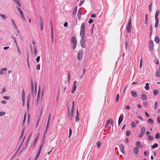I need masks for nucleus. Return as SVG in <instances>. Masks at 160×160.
I'll return each mask as SVG.
<instances>
[{
  "label": "nucleus",
  "mask_w": 160,
  "mask_h": 160,
  "mask_svg": "<svg viewBox=\"0 0 160 160\" xmlns=\"http://www.w3.org/2000/svg\"><path fill=\"white\" fill-rule=\"evenodd\" d=\"M141 98L142 99L145 100L147 99V96L145 94H142L141 95Z\"/></svg>",
  "instance_id": "aec40b11"
},
{
  "label": "nucleus",
  "mask_w": 160,
  "mask_h": 160,
  "mask_svg": "<svg viewBox=\"0 0 160 160\" xmlns=\"http://www.w3.org/2000/svg\"><path fill=\"white\" fill-rule=\"evenodd\" d=\"M71 43L72 45V48L75 49L77 45V40L75 37H72L71 38Z\"/></svg>",
  "instance_id": "f03ea898"
},
{
  "label": "nucleus",
  "mask_w": 160,
  "mask_h": 160,
  "mask_svg": "<svg viewBox=\"0 0 160 160\" xmlns=\"http://www.w3.org/2000/svg\"><path fill=\"white\" fill-rule=\"evenodd\" d=\"M131 94L132 96L136 97L137 96V93L134 91H132L131 92Z\"/></svg>",
  "instance_id": "6ab92c4d"
},
{
  "label": "nucleus",
  "mask_w": 160,
  "mask_h": 160,
  "mask_svg": "<svg viewBox=\"0 0 160 160\" xmlns=\"http://www.w3.org/2000/svg\"><path fill=\"white\" fill-rule=\"evenodd\" d=\"M148 138L150 141H152L153 140V137L150 135L148 136Z\"/></svg>",
  "instance_id": "72a5a7b5"
},
{
  "label": "nucleus",
  "mask_w": 160,
  "mask_h": 160,
  "mask_svg": "<svg viewBox=\"0 0 160 160\" xmlns=\"http://www.w3.org/2000/svg\"><path fill=\"white\" fill-rule=\"evenodd\" d=\"M152 3H151L149 6V11L151 12H152Z\"/></svg>",
  "instance_id": "603ef678"
},
{
  "label": "nucleus",
  "mask_w": 160,
  "mask_h": 160,
  "mask_svg": "<svg viewBox=\"0 0 160 160\" xmlns=\"http://www.w3.org/2000/svg\"><path fill=\"white\" fill-rule=\"evenodd\" d=\"M126 134L127 136H129L130 134V131H127L126 132Z\"/></svg>",
  "instance_id": "4d7b16f0"
},
{
  "label": "nucleus",
  "mask_w": 160,
  "mask_h": 160,
  "mask_svg": "<svg viewBox=\"0 0 160 160\" xmlns=\"http://www.w3.org/2000/svg\"><path fill=\"white\" fill-rule=\"evenodd\" d=\"M132 27V21L131 19L130 18L128 22L126 27V29H127L128 33H131V29Z\"/></svg>",
  "instance_id": "7ed1b4c3"
},
{
  "label": "nucleus",
  "mask_w": 160,
  "mask_h": 160,
  "mask_svg": "<svg viewBox=\"0 0 160 160\" xmlns=\"http://www.w3.org/2000/svg\"><path fill=\"white\" fill-rule=\"evenodd\" d=\"M5 100H8L10 99V98L9 96H3L2 97Z\"/></svg>",
  "instance_id": "de8ad7c7"
},
{
  "label": "nucleus",
  "mask_w": 160,
  "mask_h": 160,
  "mask_svg": "<svg viewBox=\"0 0 160 160\" xmlns=\"http://www.w3.org/2000/svg\"><path fill=\"white\" fill-rule=\"evenodd\" d=\"M93 22V20L91 18L89 20L88 23L90 24L92 23Z\"/></svg>",
  "instance_id": "5fc2aeb1"
},
{
  "label": "nucleus",
  "mask_w": 160,
  "mask_h": 160,
  "mask_svg": "<svg viewBox=\"0 0 160 160\" xmlns=\"http://www.w3.org/2000/svg\"><path fill=\"white\" fill-rule=\"evenodd\" d=\"M77 8L76 7L74 8V11L73 12L72 15H75L77 13Z\"/></svg>",
  "instance_id": "c85d7f7f"
},
{
  "label": "nucleus",
  "mask_w": 160,
  "mask_h": 160,
  "mask_svg": "<svg viewBox=\"0 0 160 160\" xmlns=\"http://www.w3.org/2000/svg\"><path fill=\"white\" fill-rule=\"evenodd\" d=\"M16 8L17 9V10H18V11L20 13V15L22 14L23 13L22 12L21 10V9L20 8H19V7H17V6L16 7Z\"/></svg>",
  "instance_id": "b1692460"
},
{
  "label": "nucleus",
  "mask_w": 160,
  "mask_h": 160,
  "mask_svg": "<svg viewBox=\"0 0 160 160\" xmlns=\"http://www.w3.org/2000/svg\"><path fill=\"white\" fill-rule=\"evenodd\" d=\"M148 123L152 124L153 123V121L152 119L151 118H150V119H148Z\"/></svg>",
  "instance_id": "a878e982"
},
{
  "label": "nucleus",
  "mask_w": 160,
  "mask_h": 160,
  "mask_svg": "<svg viewBox=\"0 0 160 160\" xmlns=\"http://www.w3.org/2000/svg\"><path fill=\"white\" fill-rule=\"evenodd\" d=\"M119 98V94H118L116 97V102H118Z\"/></svg>",
  "instance_id": "79ce46f5"
},
{
  "label": "nucleus",
  "mask_w": 160,
  "mask_h": 160,
  "mask_svg": "<svg viewBox=\"0 0 160 160\" xmlns=\"http://www.w3.org/2000/svg\"><path fill=\"white\" fill-rule=\"evenodd\" d=\"M130 108V107L128 105H127L125 107V109L127 110H129Z\"/></svg>",
  "instance_id": "774afa93"
},
{
  "label": "nucleus",
  "mask_w": 160,
  "mask_h": 160,
  "mask_svg": "<svg viewBox=\"0 0 160 160\" xmlns=\"http://www.w3.org/2000/svg\"><path fill=\"white\" fill-rule=\"evenodd\" d=\"M149 48L151 51L152 50L153 48V42L152 40H150L149 42Z\"/></svg>",
  "instance_id": "6e6552de"
},
{
  "label": "nucleus",
  "mask_w": 160,
  "mask_h": 160,
  "mask_svg": "<svg viewBox=\"0 0 160 160\" xmlns=\"http://www.w3.org/2000/svg\"><path fill=\"white\" fill-rule=\"evenodd\" d=\"M139 150L138 148L137 147L134 148V153L136 154H137Z\"/></svg>",
  "instance_id": "2eb2a0df"
},
{
  "label": "nucleus",
  "mask_w": 160,
  "mask_h": 160,
  "mask_svg": "<svg viewBox=\"0 0 160 160\" xmlns=\"http://www.w3.org/2000/svg\"><path fill=\"white\" fill-rule=\"evenodd\" d=\"M81 12H80L79 10L78 12V17L79 20L80 19V18H81Z\"/></svg>",
  "instance_id": "e433bc0d"
},
{
  "label": "nucleus",
  "mask_w": 160,
  "mask_h": 160,
  "mask_svg": "<svg viewBox=\"0 0 160 160\" xmlns=\"http://www.w3.org/2000/svg\"><path fill=\"white\" fill-rule=\"evenodd\" d=\"M11 21L13 25L14 26V28L16 29H17V27L16 26V25L13 19H12Z\"/></svg>",
  "instance_id": "bb28decb"
},
{
  "label": "nucleus",
  "mask_w": 160,
  "mask_h": 160,
  "mask_svg": "<svg viewBox=\"0 0 160 160\" xmlns=\"http://www.w3.org/2000/svg\"><path fill=\"white\" fill-rule=\"evenodd\" d=\"M156 138L157 139H158L160 138V135L158 133L156 134Z\"/></svg>",
  "instance_id": "09e8293b"
},
{
  "label": "nucleus",
  "mask_w": 160,
  "mask_h": 160,
  "mask_svg": "<svg viewBox=\"0 0 160 160\" xmlns=\"http://www.w3.org/2000/svg\"><path fill=\"white\" fill-rule=\"evenodd\" d=\"M26 117V114H24V119H23V122H22V124L23 125H24V123H25V121Z\"/></svg>",
  "instance_id": "bf43d9fd"
},
{
  "label": "nucleus",
  "mask_w": 160,
  "mask_h": 160,
  "mask_svg": "<svg viewBox=\"0 0 160 160\" xmlns=\"http://www.w3.org/2000/svg\"><path fill=\"white\" fill-rule=\"evenodd\" d=\"M131 125L132 128H134L136 126V124L134 122H133L131 123Z\"/></svg>",
  "instance_id": "3c124183"
},
{
  "label": "nucleus",
  "mask_w": 160,
  "mask_h": 160,
  "mask_svg": "<svg viewBox=\"0 0 160 160\" xmlns=\"http://www.w3.org/2000/svg\"><path fill=\"white\" fill-rule=\"evenodd\" d=\"M31 99V94L30 93H29L28 95V97H27V108L28 109H29V103Z\"/></svg>",
  "instance_id": "0eeeda50"
},
{
  "label": "nucleus",
  "mask_w": 160,
  "mask_h": 160,
  "mask_svg": "<svg viewBox=\"0 0 160 160\" xmlns=\"http://www.w3.org/2000/svg\"><path fill=\"white\" fill-rule=\"evenodd\" d=\"M149 84L148 83H147L146 84V86L145 87V89L147 90H148L149 89Z\"/></svg>",
  "instance_id": "393cba45"
},
{
  "label": "nucleus",
  "mask_w": 160,
  "mask_h": 160,
  "mask_svg": "<svg viewBox=\"0 0 160 160\" xmlns=\"http://www.w3.org/2000/svg\"><path fill=\"white\" fill-rule=\"evenodd\" d=\"M70 75H70V73H69L68 74V82H70Z\"/></svg>",
  "instance_id": "6e6d98bb"
},
{
  "label": "nucleus",
  "mask_w": 160,
  "mask_h": 160,
  "mask_svg": "<svg viewBox=\"0 0 160 160\" xmlns=\"http://www.w3.org/2000/svg\"><path fill=\"white\" fill-rule=\"evenodd\" d=\"M33 49L34 50V54L35 56H36L37 53V48L35 45H33Z\"/></svg>",
  "instance_id": "4468645a"
},
{
  "label": "nucleus",
  "mask_w": 160,
  "mask_h": 160,
  "mask_svg": "<svg viewBox=\"0 0 160 160\" xmlns=\"http://www.w3.org/2000/svg\"><path fill=\"white\" fill-rule=\"evenodd\" d=\"M40 59V56H38L37 58H36V60L37 61V62H39Z\"/></svg>",
  "instance_id": "13d9d810"
},
{
  "label": "nucleus",
  "mask_w": 160,
  "mask_h": 160,
  "mask_svg": "<svg viewBox=\"0 0 160 160\" xmlns=\"http://www.w3.org/2000/svg\"><path fill=\"white\" fill-rule=\"evenodd\" d=\"M31 93L32 95H33L34 94V85L33 83L32 80H31Z\"/></svg>",
  "instance_id": "1a4fd4ad"
},
{
  "label": "nucleus",
  "mask_w": 160,
  "mask_h": 160,
  "mask_svg": "<svg viewBox=\"0 0 160 160\" xmlns=\"http://www.w3.org/2000/svg\"><path fill=\"white\" fill-rule=\"evenodd\" d=\"M157 121L158 123L160 124V117L158 116L157 118Z\"/></svg>",
  "instance_id": "e2e57ef3"
},
{
  "label": "nucleus",
  "mask_w": 160,
  "mask_h": 160,
  "mask_svg": "<svg viewBox=\"0 0 160 160\" xmlns=\"http://www.w3.org/2000/svg\"><path fill=\"white\" fill-rule=\"evenodd\" d=\"M0 16L3 20L6 19V18L4 15L0 14Z\"/></svg>",
  "instance_id": "4c0bfd02"
},
{
  "label": "nucleus",
  "mask_w": 160,
  "mask_h": 160,
  "mask_svg": "<svg viewBox=\"0 0 160 160\" xmlns=\"http://www.w3.org/2000/svg\"><path fill=\"white\" fill-rule=\"evenodd\" d=\"M51 36H52V42H53V29H52V28H51Z\"/></svg>",
  "instance_id": "37998d69"
},
{
  "label": "nucleus",
  "mask_w": 160,
  "mask_h": 160,
  "mask_svg": "<svg viewBox=\"0 0 160 160\" xmlns=\"http://www.w3.org/2000/svg\"><path fill=\"white\" fill-rule=\"evenodd\" d=\"M156 75L157 77H159L160 76V69L157 70L156 73Z\"/></svg>",
  "instance_id": "412c9836"
},
{
  "label": "nucleus",
  "mask_w": 160,
  "mask_h": 160,
  "mask_svg": "<svg viewBox=\"0 0 160 160\" xmlns=\"http://www.w3.org/2000/svg\"><path fill=\"white\" fill-rule=\"evenodd\" d=\"M144 133H140L139 135V138H141V137H142V136L143 135Z\"/></svg>",
  "instance_id": "0e129e2a"
},
{
  "label": "nucleus",
  "mask_w": 160,
  "mask_h": 160,
  "mask_svg": "<svg viewBox=\"0 0 160 160\" xmlns=\"http://www.w3.org/2000/svg\"><path fill=\"white\" fill-rule=\"evenodd\" d=\"M40 152H40L39 151L38 152V153L34 159V160H37V159L38 158L39 156Z\"/></svg>",
  "instance_id": "7c9ffc66"
},
{
  "label": "nucleus",
  "mask_w": 160,
  "mask_h": 160,
  "mask_svg": "<svg viewBox=\"0 0 160 160\" xmlns=\"http://www.w3.org/2000/svg\"><path fill=\"white\" fill-rule=\"evenodd\" d=\"M123 119V116L122 114H121L119 117L118 121V124L119 125H120Z\"/></svg>",
  "instance_id": "9d476101"
},
{
  "label": "nucleus",
  "mask_w": 160,
  "mask_h": 160,
  "mask_svg": "<svg viewBox=\"0 0 160 160\" xmlns=\"http://www.w3.org/2000/svg\"><path fill=\"white\" fill-rule=\"evenodd\" d=\"M6 91V89L5 88H3L2 90V92H0L1 94L3 93L4 92H5Z\"/></svg>",
  "instance_id": "680f3d73"
},
{
  "label": "nucleus",
  "mask_w": 160,
  "mask_h": 160,
  "mask_svg": "<svg viewBox=\"0 0 160 160\" xmlns=\"http://www.w3.org/2000/svg\"><path fill=\"white\" fill-rule=\"evenodd\" d=\"M158 144L157 143H155L154 144H153L151 148L152 149H154L158 147Z\"/></svg>",
  "instance_id": "cd10ccee"
},
{
  "label": "nucleus",
  "mask_w": 160,
  "mask_h": 160,
  "mask_svg": "<svg viewBox=\"0 0 160 160\" xmlns=\"http://www.w3.org/2000/svg\"><path fill=\"white\" fill-rule=\"evenodd\" d=\"M148 14L146 15L145 16V23L147 25L148 24Z\"/></svg>",
  "instance_id": "2f4dec72"
},
{
  "label": "nucleus",
  "mask_w": 160,
  "mask_h": 160,
  "mask_svg": "<svg viewBox=\"0 0 160 160\" xmlns=\"http://www.w3.org/2000/svg\"><path fill=\"white\" fill-rule=\"evenodd\" d=\"M41 23H40V28L41 30L42 31L43 30V24H42V19L40 18Z\"/></svg>",
  "instance_id": "5701e85b"
},
{
  "label": "nucleus",
  "mask_w": 160,
  "mask_h": 160,
  "mask_svg": "<svg viewBox=\"0 0 160 160\" xmlns=\"http://www.w3.org/2000/svg\"><path fill=\"white\" fill-rule=\"evenodd\" d=\"M77 88V86L76 85H73L72 87V92L73 93H74V92L76 90V88Z\"/></svg>",
  "instance_id": "f8f14e48"
},
{
  "label": "nucleus",
  "mask_w": 160,
  "mask_h": 160,
  "mask_svg": "<svg viewBox=\"0 0 160 160\" xmlns=\"http://www.w3.org/2000/svg\"><path fill=\"white\" fill-rule=\"evenodd\" d=\"M153 95L154 96H156L158 93V91L156 89H155L153 91Z\"/></svg>",
  "instance_id": "473e14b6"
},
{
  "label": "nucleus",
  "mask_w": 160,
  "mask_h": 160,
  "mask_svg": "<svg viewBox=\"0 0 160 160\" xmlns=\"http://www.w3.org/2000/svg\"><path fill=\"white\" fill-rule=\"evenodd\" d=\"M155 20L156 21V23H155V27H158V24L159 20H158V19H155Z\"/></svg>",
  "instance_id": "58836bf2"
},
{
  "label": "nucleus",
  "mask_w": 160,
  "mask_h": 160,
  "mask_svg": "<svg viewBox=\"0 0 160 160\" xmlns=\"http://www.w3.org/2000/svg\"><path fill=\"white\" fill-rule=\"evenodd\" d=\"M49 123H50V122H49V121H47V125H46V129L47 130H48V127H49Z\"/></svg>",
  "instance_id": "8fccbe9b"
},
{
  "label": "nucleus",
  "mask_w": 160,
  "mask_h": 160,
  "mask_svg": "<svg viewBox=\"0 0 160 160\" xmlns=\"http://www.w3.org/2000/svg\"><path fill=\"white\" fill-rule=\"evenodd\" d=\"M125 49L126 50L127 49V47H128V43H127V42H126V41L125 42Z\"/></svg>",
  "instance_id": "052dcab7"
},
{
  "label": "nucleus",
  "mask_w": 160,
  "mask_h": 160,
  "mask_svg": "<svg viewBox=\"0 0 160 160\" xmlns=\"http://www.w3.org/2000/svg\"><path fill=\"white\" fill-rule=\"evenodd\" d=\"M136 145L138 147H139L140 145V142L138 141L136 143Z\"/></svg>",
  "instance_id": "49530a36"
},
{
  "label": "nucleus",
  "mask_w": 160,
  "mask_h": 160,
  "mask_svg": "<svg viewBox=\"0 0 160 160\" xmlns=\"http://www.w3.org/2000/svg\"><path fill=\"white\" fill-rule=\"evenodd\" d=\"M15 3H16L20 7H21V5L20 4L18 0H13Z\"/></svg>",
  "instance_id": "c756f323"
},
{
  "label": "nucleus",
  "mask_w": 160,
  "mask_h": 160,
  "mask_svg": "<svg viewBox=\"0 0 160 160\" xmlns=\"http://www.w3.org/2000/svg\"><path fill=\"white\" fill-rule=\"evenodd\" d=\"M85 0H81L80 3L79 4V6L81 7L82 5L85 2Z\"/></svg>",
  "instance_id": "ea45409f"
},
{
  "label": "nucleus",
  "mask_w": 160,
  "mask_h": 160,
  "mask_svg": "<svg viewBox=\"0 0 160 160\" xmlns=\"http://www.w3.org/2000/svg\"><path fill=\"white\" fill-rule=\"evenodd\" d=\"M85 24L84 22H83L81 26V30L80 36L81 38L80 40V44L81 47L83 48H85L86 47L85 44V38L84 37L85 31Z\"/></svg>",
  "instance_id": "f257e3e1"
},
{
  "label": "nucleus",
  "mask_w": 160,
  "mask_h": 160,
  "mask_svg": "<svg viewBox=\"0 0 160 160\" xmlns=\"http://www.w3.org/2000/svg\"><path fill=\"white\" fill-rule=\"evenodd\" d=\"M83 55V52L82 51H80L78 53L77 58L79 60L82 59Z\"/></svg>",
  "instance_id": "20e7f679"
},
{
  "label": "nucleus",
  "mask_w": 160,
  "mask_h": 160,
  "mask_svg": "<svg viewBox=\"0 0 160 160\" xmlns=\"http://www.w3.org/2000/svg\"><path fill=\"white\" fill-rule=\"evenodd\" d=\"M97 145L98 148H99L101 145V142L100 141H98L97 142Z\"/></svg>",
  "instance_id": "c9c22d12"
},
{
  "label": "nucleus",
  "mask_w": 160,
  "mask_h": 160,
  "mask_svg": "<svg viewBox=\"0 0 160 160\" xmlns=\"http://www.w3.org/2000/svg\"><path fill=\"white\" fill-rule=\"evenodd\" d=\"M160 13V11H157L156 12L155 15V19H158V16Z\"/></svg>",
  "instance_id": "dca6fc26"
},
{
  "label": "nucleus",
  "mask_w": 160,
  "mask_h": 160,
  "mask_svg": "<svg viewBox=\"0 0 160 160\" xmlns=\"http://www.w3.org/2000/svg\"><path fill=\"white\" fill-rule=\"evenodd\" d=\"M113 120L111 118L110 119H109L106 122V123L105 125V127H107L109 125V124H111L112 125V126H113Z\"/></svg>",
  "instance_id": "423d86ee"
},
{
  "label": "nucleus",
  "mask_w": 160,
  "mask_h": 160,
  "mask_svg": "<svg viewBox=\"0 0 160 160\" xmlns=\"http://www.w3.org/2000/svg\"><path fill=\"white\" fill-rule=\"evenodd\" d=\"M79 120V112L78 110H77V115L75 117V121L77 122Z\"/></svg>",
  "instance_id": "9b49d317"
},
{
  "label": "nucleus",
  "mask_w": 160,
  "mask_h": 160,
  "mask_svg": "<svg viewBox=\"0 0 160 160\" xmlns=\"http://www.w3.org/2000/svg\"><path fill=\"white\" fill-rule=\"evenodd\" d=\"M120 151H121L124 154V146L122 144V145H121L120 146Z\"/></svg>",
  "instance_id": "ddd939ff"
},
{
  "label": "nucleus",
  "mask_w": 160,
  "mask_h": 160,
  "mask_svg": "<svg viewBox=\"0 0 160 160\" xmlns=\"http://www.w3.org/2000/svg\"><path fill=\"white\" fill-rule=\"evenodd\" d=\"M73 111L74 109H73V108H72L70 111V110L68 111V115L70 119H72L73 117Z\"/></svg>",
  "instance_id": "39448f33"
},
{
  "label": "nucleus",
  "mask_w": 160,
  "mask_h": 160,
  "mask_svg": "<svg viewBox=\"0 0 160 160\" xmlns=\"http://www.w3.org/2000/svg\"><path fill=\"white\" fill-rule=\"evenodd\" d=\"M155 41L157 43H158L159 42V39L157 36H155L154 39Z\"/></svg>",
  "instance_id": "4be33fe9"
},
{
  "label": "nucleus",
  "mask_w": 160,
  "mask_h": 160,
  "mask_svg": "<svg viewBox=\"0 0 160 160\" xmlns=\"http://www.w3.org/2000/svg\"><path fill=\"white\" fill-rule=\"evenodd\" d=\"M40 98V94L39 92V90L38 92L37 97V104H38V101L39 100Z\"/></svg>",
  "instance_id": "f3484780"
},
{
  "label": "nucleus",
  "mask_w": 160,
  "mask_h": 160,
  "mask_svg": "<svg viewBox=\"0 0 160 160\" xmlns=\"http://www.w3.org/2000/svg\"><path fill=\"white\" fill-rule=\"evenodd\" d=\"M154 62L157 64H159V61L157 59L155 60H154Z\"/></svg>",
  "instance_id": "69168bd1"
},
{
  "label": "nucleus",
  "mask_w": 160,
  "mask_h": 160,
  "mask_svg": "<svg viewBox=\"0 0 160 160\" xmlns=\"http://www.w3.org/2000/svg\"><path fill=\"white\" fill-rule=\"evenodd\" d=\"M141 133H144V132L145 131V128L144 127H142L141 130Z\"/></svg>",
  "instance_id": "f704fd0d"
},
{
  "label": "nucleus",
  "mask_w": 160,
  "mask_h": 160,
  "mask_svg": "<svg viewBox=\"0 0 160 160\" xmlns=\"http://www.w3.org/2000/svg\"><path fill=\"white\" fill-rule=\"evenodd\" d=\"M70 104L71 105V102H69L67 105V107L68 109V111L70 110V108H71V106L70 105Z\"/></svg>",
  "instance_id": "a19ab883"
},
{
  "label": "nucleus",
  "mask_w": 160,
  "mask_h": 160,
  "mask_svg": "<svg viewBox=\"0 0 160 160\" xmlns=\"http://www.w3.org/2000/svg\"><path fill=\"white\" fill-rule=\"evenodd\" d=\"M7 69L6 68H2L0 70V75H2V74H3V73H4V72H3V71H7Z\"/></svg>",
  "instance_id": "a211bd4d"
},
{
  "label": "nucleus",
  "mask_w": 160,
  "mask_h": 160,
  "mask_svg": "<svg viewBox=\"0 0 160 160\" xmlns=\"http://www.w3.org/2000/svg\"><path fill=\"white\" fill-rule=\"evenodd\" d=\"M25 94L22 93V102H23L24 101H25Z\"/></svg>",
  "instance_id": "c03bdc74"
},
{
  "label": "nucleus",
  "mask_w": 160,
  "mask_h": 160,
  "mask_svg": "<svg viewBox=\"0 0 160 160\" xmlns=\"http://www.w3.org/2000/svg\"><path fill=\"white\" fill-rule=\"evenodd\" d=\"M69 138H70L72 134V129L71 128H70L69 131Z\"/></svg>",
  "instance_id": "a18cd8bd"
},
{
  "label": "nucleus",
  "mask_w": 160,
  "mask_h": 160,
  "mask_svg": "<svg viewBox=\"0 0 160 160\" xmlns=\"http://www.w3.org/2000/svg\"><path fill=\"white\" fill-rule=\"evenodd\" d=\"M157 105H158V102H155V103H154V108L155 109H157Z\"/></svg>",
  "instance_id": "864d4df0"
},
{
  "label": "nucleus",
  "mask_w": 160,
  "mask_h": 160,
  "mask_svg": "<svg viewBox=\"0 0 160 160\" xmlns=\"http://www.w3.org/2000/svg\"><path fill=\"white\" fill-rule=\"evenodd\" d=\"M40 65L39 64H38L36 66V69L38 70H39L40 68Z\"/></svg>",
  "instance_id": "338daca9"
}]
</instances>
